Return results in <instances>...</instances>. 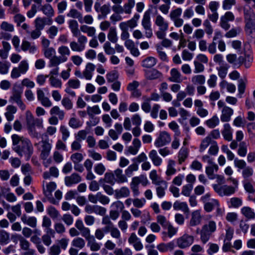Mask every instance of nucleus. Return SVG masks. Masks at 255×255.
Instances as JSON below:
<instances>
[{
  "label": "nucleus",
  "instance_id": "obj_1",
  "mask_svg": "<svg viewBox=\"0 0 255 255\" xmlns=\"http://www.w3.org/2000/svg\"><path fill=\"white\" fill-rule=\"evenodd\" d=\"M12 149L20 156L28 160L33 153V148L29 139L16 134L11 135Z\"/></svg>",
  "mask_w": 255,
  "mask_h": 255
},
{
  "label": "nucleus",
  "instance_id": "obj_2",
  "mask_svg": "<svg viewBox=\"0 0 255 255\" xmlns=\"http://www.w3.org/2000/svg\"><path fill=\"white\" fill-rule=\"evenodd\" d=\"M25 120L29 134L32 137H37L38 133L36 130L35 127L39 128H43V120L40 119H35L29 111H27L25 113Z\"/></svg>",
  "mask_w": 255,
  "mask_h": 255
},
{
  "label": "nucleus",
  "instance_id": "obj_3",
  "mask_svg": "<svg viewBox=\"0 0 255 255\" xmlns=\"http://www.w3.org/2000/svg\"><path fill=\"white\" fill-rule=\"evenodd\" d=\"M22 93L23 89L20 85H13L9 101L12 103H15L21 110L24 111L26 109V106L21 100Z\"/></svg>",
  "mask_w": 255,
  "mask_h": 255
},
{
  "label": "nucleus",
  "instance_id": "obj_4",
  "mask_svg": "<svg viewBox=\"0 0 255 255\" xmlns=\"http://www.w3.org/2000/svg\"><path fill=\"white\" fill-rule=\"evenodd\" d=\"M243 11L246 31L248 33L251 34L255 29V13L251 8H244Z\"/></svg>",
  "mask_w": 255,
  "mask_h": 255
},
{
  "label": "nucleus",
  "instance_id": "obj_5",
  "mask_svg": "<svg viewBox=\"0 0 255 255\" xmlns=\"http://www.w3.org/2000/svg\"><path fill=\"white\" fill-rule=\"evenodd\" d=\"M75 37L77 38V41H72L70 42V49L73 52H81L85 49L88 39L84 35Z\"/></svg>",
  "mask_w": 255,
  "mask_h": 255
},
{
  "label": "nucleus",
  "instance_id": "obj_6",
  "mask_svg": "<svg viewBox=\"0 0 255 255\" xmlns=\"http://www.w3.org/2000/svg\"><path fill=\"white\" fill-rule=\"evenodd\" d=\"M182 12L181 7H177L172 10L169 13V17L173 22L174 25L177 28L181 27L184 24V20L180 17Z\"/></svg>",
  "mask_w": 255,
  "mask_h": 255
},
{
  "label": "nucleus",
  "instance_id": "obj_7",
  "mask_svg": "<svg viewBox=\"0 0 255 255\" xmlns=\"http://www.w3.org/2000/svg\"><path fill=\"white\" fill-rule=\"evenodd\" d=\"M29 68V65L25 60L21 61L17 67H14L11 72V77L13 79H16L19 77L21 74H25Z\"/></svg>",
  "mask_w": 255,
  "mask_h": 255
},
{
  "label": "nucleus",
  "instance_id": "obj_8",
  "mask_svg": "<svg viewBox=\"0 0 255 255\" xmlns=\"http://www.w3.org/2000/svg\"><path fill=\"white\" fill-rule=\"evenodd\" d=\"M213 188L215 192L221 196H229L234 194L236 191V187L227 185L213 184Z\"/></svg>",
  "mask_w": 255,
  "mask_h": 255
},
{
  "label": "nucleus",
  "instance_id": "obj_9",
  "mask_svg": "<svg viewBox=\"0 0 255 255\" xmlns=\"http://www.w3.org/2000/svg\"><path fill=\"white\" fill-rule=\"evenodd\" d=\"M141 25L145 30V35L147 38H151L153 35L152 30L151 27L150 16L148 11L144 13Z\"/></svg>",
  "mask_w": 255,
  "mask_h": 255
},
{
  "label": "nucleus",
  "instance_id": "obj_10",
  "mask_svg": "<svg viewBox=\"0 0 255 255\" xmlns=\"http://www.w3.org/2000/svg\"><path fill=\"white\" fill-rule=\"evenodd\" d=\"M193 236L187 234L178 238L176 241L177 246L180 249H185L190 247L194 242Z\"/></svg>",
  "mask_w": 255,
  "mask_h": 255
},
{
  "label": "nucleus",
  "instance_id": "obj_11",
  "mask_svg": "<svg viewBox=\"0 0 255 255\" xmlns=\"http://www.w3.org/2000/svg\"><path fill=\"white\" fill-rule=\"evenodd\" d=\"M170 135L166 131L160 132L158 137L154 141L156 147H160L168 144L171 141Z\"/></svg>",
  "mask_w": 255,
  "mask_h": 255
},
{
  "label": "nucleus",
  "instance_id": "obj_12",
  "mask_svg": "<svg viewBox=\"0 0 255 255\" xmlns=\"http://www.w3.org/2000/svg\"><path fill=\"white\" fill-rule=\"evenodd\" d=\"M75 227L79 231L81 236L85 238L86 241L90 239L93 236H91V231L89 228L86 227L84 225L81 220H77L75 224Z\"/></svg>",
  "mask_w": 255,
  "mask_h": 255
},
{
  "label": "nucleus",
  "instance_id": "obj_13",
  "mask_svg": "<svg viewBox=\"0 0 255 255\" xmlns=\"http://www.w3.org/2000/svg\"><path fill=\"white\" fill-rule=\"evenodd\" d=\"M56 184L54 182H51L48 183L46 187H43V193L50 203L56 204V201L53 197L52 192L55 190Z\"/></svg>",
  "mask_w": 255,
  "mask_h": 255
},
{
  "label": "nucleus",
  "instance_id": "obj_14",
  "mask_svg": "<svg viewBox=\"0 0 255 255\" xmlns=\"http://www.w3.org/2000/svg\"><path fill=\"white\" fill-rule=\"evenodd\" d=\"M51 18H47L46 17H37L34 20V25L35 28L42 30L44 28L46 24L51 25L52 23Z\"/></svg>",
  "mask_w": 255,
  "mask_h": 255
},
{
  "label": "nucleus",
  "instance_id": "obj_15",
  "mask_svg": "<svg viewBox=\"0 0 255 255\" xmlns=\"http://www.w3.org/2000/svg\"><path fill=\"white\" fill-rule=\"evenodd\" d=\"M95 65L92 63H88L85 66L84 70L83 71V76L84 78L87 80H90L92 78L93 72L95 70Z\"/></svg>",
  "mask_w": 255,
  "mask_h": 255
},
{
  "label": "nucleus",
  "instance_id": "obj_16",
  "mask_svg": "<svg viewBox=\"0 0 255 255\" xmlns=\"http://www.w3.org/2000/svg\"><path fill=\"white\" fill-rule=\"evenodd\" d=\"M234 114V110L231 108L228 107L222 109L220 116L221 121L222 122H228L231 121V117Z\"/></svg>",
  "mask_w": 255,
  "mask_h": 255
},
{
  "label": "nucleus",
  "instance_id": "obj_17",
  "mask_svg": "<svg viewBox=\"0 0 255 255\" xmlns=\"http://www.w3.org/2000/svg\"><path fill=\"white\" fill-rule=\"evenodd\" d=\"M81 180V177L79 174L74 173L70 176H66L64 181L67 186H71L73 184L80 182Z\"/></svg>",
  "mask_w": 255,
  "mask_h": 255
},
{
  "label": "nucleus",
  "instance_id": "obj_18",
  "mask_svg": "<svg viewBox=\"0 0 255 255\" xmlns=\"http://www.w3.org/2000/svg\"><path fill=\"white\" fill-rule=\"evenodd\" d=\"M156 187V192L158 198H161L165 195V190L167 188V183L165 180L161 181L154 184Z\"/></svg>",
  "mask_w": 255,
  "mask_h": 255
},
{
  "label": "nucleus",
  "instance_id": "obj_19",
  "mask_svg": "<svg viewBox=\"0 0 255 255\" xmlns=\"http://www.w3.org/2000/svg\"><path fill=\"white\" fill-rule=\"evenodd\" d=\"M139 17V14L138 13H135L131 19L125 22H122L120 23V24L127 29L128 28H133L137 25V21Z\"/></svg>",
  "mask_w": 255,
  "mask_h": 255
},
{
  "label": "nucleus",
  "instance_id": "obj_20",
  "mask_svg": "<svg viewBox=\"0 0 255 255\" xmlns=\"http://www.w3.org/2000/svg\"><path fill=\"white\" fill-rule=\"evenodd\" d=\"M132 143V146L128 147L127 154L136 155L141 146V142L139 139L135 138L133 139Z\"/></svg>",
  "mask_w": 255,
  "mask_h": 255
},
{
  "label": "nucleus",
  "instance_id": "obj_21",
  "mask_svg": "<svg viewBox=\"0 0 255 255\" xmlns=\"http://www.w3.org/2000/svg\"><path fill=\"white\" fill-rule=\"evenodd\" d=\"M154 23L158 27L159 29H168V22L160 14H157L156 15L154 19Z\"/></svg>",
  "mask_w": 255,
  "mask_h": 255
},
{
  "label": "nucleus",
  "instance_id": "obj_22",
  "mask_svg": "<svg viewBox=\"0 0 255 255\" xmlns=\"http://www.w3.org/2000/svg\"><path fill=\"white\" fill-rule=\"evenodd\" d=\"M170 76L168 78V80L170 82L177 83L182 82V75L177 69H171L170 72Z\"/></svg>",
  "mask_w": 255,
  "mask_h": 255
},
{
  "label": "nucleus",
  "instance_id": "obj_23",
  "mask_svg": "<svg viewBox=\"0 0 255 255\" xmlns=\"http://www.w3.org/2000/svg\"><path fill=\"white\" fill-rule=\"evenodd\" d=\"M145 77L149 80H154L162 77V74L155 69H151L145 71Z\"/></svg>",
  "mask_w": 255,
  "mask_h": 255
},
{
  "label": "nucleus",
  "instance_id": "obj_24",
  "mask_svg": "<svg viewBox=\"0 0 255 255\" xmlns=\"http://www.w3.org/2000/svg\"><path fill=\"white\" fill-rule=\"evenodd\" d=\"M51 144L48 141H42L40 157L43 160H45L49 156L51 149Z\"/></svg>",
  "mask_w": 255,
  "mask_h": 255
},
{
  "label": "nucleus",
  "instance_id": "obj_25",
  "mask_svg": "<svg viewBox=\"0 0 255 255\" xmlns=\"http://www.w3.org/2000/svg\"><path fill=\"white\" fill-rule=\"evenodd\" d=\"M148 156L154 165L159 166L162 164V159L158 155L157 151L156 150H151L149 152Z\"/></svg>",
  "mask_w": 255,
  "mask_h": 255
},
{
  "label": "nucleus",
  "instance_id": "obj_26",
  "mask_svg": "<svg viewBox=\"0 0 255 255\" xmlns=\"http://www.w3.org/2000/svg\"><path fill=\"white\" fill-rule=\"evenodd\" d=\"M201 215L200 210L193 211L191 214V218L189 222L190 226H195L199 225L201 221Z\"/></svg>",
  "mask_w": 255,
  "mask_h": 255
},
{
  "label": "nucleus",
  "instance_id": "obj_27",
  "mask_svg": "<svg viewBox=\"0 0 255 255\" xmlns=\"http://www.w3.org/2000/svg\"><path fill=\"white\" fill-rule=\"evenodd\" d=\"M222 134L225 140L229 141L232 140L233 131L232 128L229 124L227 123L224 125Z\"/></svg>",
  "mask_w": 255,
  "mask_h": 255
},
{
  "label": "nucleus",
  "instance_id": "obj_28",
  "mask_svg": "<svg viewBox=\"0 0 255 255\" xmlns=\"http://www.w3.org/2000/svg\"><path fill=\"white\" fill-rule=\"evenodd\" d=\"M114 172L115 182L118 183H124L128 182V178L123 174V170L121 169L117 168Z\"/></svg>",
  "mask_w": 255,
  "mask_h": 255
},
{
  "label": "nucleus",
  "instance_id": "obj_29",
  "mask_svg": "<svg viewBox=\"0 0 255 255\" xmlns=\"http://www.w3.org/2000/svg\"><path fill=\"white\" fill-rule=\"evenodd\" d=\"M68 24L73 36H78L82 35L80 30L79 29L78 23L76 20H70L68 21Z\"/></svg>",
  "mask_w": 255,
  "mask_h": 255
},
{
  "label": "nucleus",
  "instance_id": "obj_30",
  "mask_svg": "<svg viewBox=\"0 0 255 255\" xmlns=\"http://www.w3.org/2000/svg\"><path fill=\"white\" fill-rule=\"evenodd\" d=\"M40 10L47 17V18H51L54 15V10L53 7L48 3L41 5L40 8Z\"/></svg>",
  "mask_w": 255,
  "mask_h": 255
},
{
  "label": "nucleus",
  "instance_id": "obj_31",
  "mask_svg": "<svg viewBox=\"0 0 255 255\" xmlns=\"http://www.w3.org/2000/svg\"><path fill=\"white\" fill-rule=\"evenodd\" d=\"M21 48L22 51H26L28 50L29 52L31 54L35 53L37 51L36 46L34 44H32L26 40L22 41Z\"/></svg>",
  "mask_w": 255,
  "mask_h": 255
},
{
  "label": "nucleus",
  "instance_id": "obj_32",
  "mask_svg": "<svg viewBox=\"0 0 255 255\" xmlns=\"http://www.w3.org/2000/svg\"><path fill=\"white\" fill-rule=\"evenodd\" d=\"M16 108L12 105H8L6 107V112L4 113V116L6 120L8 122H10L14 119V115L16 113Z\"/></svg>",
  "mask_w": 255,
  "mask_h": 255
},
{
  "label": "nucleus",
  "instance_id": "obj_33",
  "mask_svg": "<svg viewBox=\"0 0 255 255\" xmlns=\"http://www.w3.org/2000/svg\"><path fill=\"white\" fill-rule=\"evenodd\" d=\"M115 197L117 199H119L121 198H126L129 196L130 195V190L127 187H122L119 189H117L115 191Z\"/></svg>",
  "mask_w": 255,
  "mask_h": 255
},
{
  "label": "nucleus",
  "instance_id": "obj_34",
  "mask_svg": "<svg viewBox=\"0 0 255 255\" xmlns=\"http://www.w3.org/2000/svg\"><path fill=\"white\" fill-rule=\"evenodd\" d=\"M107 37L110 41L113 43H116L118 40L117 31L116 27L112 26L110 28Z\"/></svg>",
  "mask_w": 255,
  "mask_h": 255
},
{
  "label": "nucleus",
  "instance_id": "obj_35",
  "mask_svg": "<svg viewBox=\"0 0 255 255\" xmlns=\"http://www.w3.org/2000/svg\"><path fill=\"white\" fill-rule=\"evenodd\" d=\"M12 238H15L19 241V246L22 250L25 251L30 248V243L20 235H15Z\"/></svg>",
  "mask_w": 255,
  "mask_h": 255
},
{
  "label": "nucleus",
  "instance_id": "obj_36",
  "mask_svg": "<svg viewBox=\"0 0 255 255\" xmlns=\"http://www.w3.org/2000/svg\"><path fill=\"white\" fill-rule=\"evenodd\" d=\"M58 52L60 54L59 56L66 62L68 57L70 55L69 48L65 45L60 46L58 48Z\"/></svg>",
  "mask_w": 255,
  "mask_h": 255
},
{
  "label": "nucleus",
  "instance_id": "obj_37",
  "mask_svg": "<svg viewBox=\"0 0 255 255\" xmlns=\"http://www.w3.org/2000/svg\"><path fill=\"white\" fill-rule=\"evenodd\" d=\"M213 141L214 140L212 139L210 136L205 137L201 142L199 146V151L200 152L204 151L210 145L212 144Z\"/></svg>",
  "mask_w": 255,
  "mask_h": 255
},
{
  "label": "nucleus",
  "instance_id": "obj_38",
  "mask_svg": "<svg viewBox=\"0 0 255 255\" xmlns=\"http://www.w3.org/2000/svg\"><path fill=\"white\" fill-rule=\"evenodd\" d=\"M219 169V167L217 164L214 163L213 164H211L210 165L206 167L205 172L209 178L210 179H214V171L217 172Z\"/></svg>",
  "mask_w": 255,
  "mask_h": 255
},
{
  "label": "nucleus",
  "instance_id": "obj_39",
  "mask_svg": "<svg viewBox=\"0 0 255 255\" xmlns=\"http://www.w3.org/2000/svg\"><path fill=\"white\" fill-rule=\"evenodd\" d=\"M87 246L92 252H97L101 249V244L98 243L94 237L87 241Z\"/></svg>",
  "mask_w": 255,
  "mask_h": 255
},
{
  "label": "nucleus",
  "instance_id": "obj_40",
  "mask_svg": "<svg viewBox=\"0 0 255 255\" xmlns=\"http://www.w3.org/2000/svg\"><path fill=\"white\" fill-rule=\"evenodd\" d=\"M173 208L175 210H182L184 213H188L189 209L186 202L175 201L173 204Z\"/></svg>",
  "mask_w": 255,
  "mask_h": 255
},
{
  "label": "nucleus",
  "instance_id": "obj_41",
  "mask_svg": "<svg viewBox=\"0 0 255 255\" xmlns=\"http://www.w3.org/2000/svg\"><path fill=\"white\" fill-rule=\"evenodd\" d=\"M206 78L203 75H195L191 77V82L195 85H202L205 83Z\"/></svg>",
  "mask_w": 255,
  "mask_h": 255
},
{
  "label": "nucleus",
  "instance_id": "obj_42",
  "mask_svg": "<svg viewBox=\"0 0 255 255\" xmlns=\"http://www.w3.org/2000/svg\"><path fill=\"white\" fill-rule=\"evenodd\" d=\"M67 16L70 18L78 19L80 23H82V14L76 9H71L67 13Z\"/></svg>",
  "mask_w": 255,
  "mask_h": 255
},
{
  "label": "nucleus",
  "instance_id": "obj_43",
  "mask_svg": "<svg viewBox=\"0 0 255 255\" xmlns=\"http://www.w3.org/2000/svg\"><path fill=\"white\" fill-rule=\"evenodd\" d=\"M241 213L248 219H255V213L254 210L249 207H244L241 209Z\"/></svg>",
  "mask_w": 255,
  "mask_h": 255
},
{
  "label": "nucleus",
  "instance_id": "obj_44",
  "mask_svg": "<svg viewBox=\"0 0 255 255\" xmlns=\"http://www.w3.org/2000/svg\"><path fill=\"white\" fill-rule=\"evenodd\" d=\"M66 61L64 60L60 56H53L51 58H50V61L49 63V67H58V65L62 63L65 62Z\"/></svg>",
  "mask_w": 255,
  "mask_h": 255
},
{
  "label": "nucleus",
  "instance_id": "obj_45",
  "mask_svg": "<svg viewBox=\"0 0 255 255\" xmlns=\"http://www.w3.org/2000/svg\"><path fill=\"white\" fill-rule=\"evenodd\" d=\"M80 30L84 33H86L88 36H94L96 33V29L92 26H89L87 25L80 26Z\"/></svg>",
  "mask_w": 255,
  "mask_h": 255
},
{
  "label": "nucleus",
  "instance_id": "obj_46",
  "mask_svg": "<svg viewBox=\"0 0 255 255\" xmlns=\"http://www.w3.org/2000/svg\"><path fill=\"white\" fill-rule=\"evenodd\" d=\"M71 245L73 247L75 248L82 249L85 247L86 242L83 238L81 237H77L72 240Z\"/></svg>",
  "mask_w": 255,
  "mask_h": 255
},
{
  "label": "nucleus",
  "instance_id": "obj_47",
  "mask_svg": "<svg viewBox=\"0 0 255 255\" xmlns=\"http://www.w3.org/2000/svg\"><path fill=\"white\" fill-rule=\"evenodd\" d=\"M175 165V162L172 159H169L168 160V164L167 166V169L166 171V175L167 176H170L171 175H174L176 172V170L174 168V166Z\"/></svg>",
  "mask_w": 255,
  "mask_h": 255
},
{
  "label": "nucleus",
  "instance_id": "obj_48",
  "mask_svg": "<svg viewBox=\"0 0 255 255\" xmlns=\"http://www.w3.org/2000/svg\"><path fill=\"white\" fill-rule=\"evenodd\" d=\"M50 113L51 115H57L60 120H63L65 117L64 112L63 110H61L58 106H56L51 109Z\"/></svg>",
  "mask_w": 255,
  "mask_h": 255
},
{
  "label": "nucleus",
  "instance_id": "obj_49",
  "mask_svg": "<svg viewBox=\"0 0 255 255\" xmlns=\"http://www.w3.org/2000/svg\"><path fill=\"white\" fill-rule=\"evenodd\" d=\"M134 5V0H128V2L125 3L123 6V13L130 14L131 13L132 9Z\"/></svg>",
  "mask_w": 255,
  "mask_h": 255
},
{
  "label": "nucleus",
  "instance_id": "obj_50",
  "mask_svg": "<svg viewBox=\"0 0 255 255\" xmlns=\"http://www.w3.org/2000/svg\"><path fill=\"white\" fill-rule=\"evenodd\" d=\"M219 203L218 200L212 199L209 202L204 204V209L207 212H210L216 207H219Z\"/></svg>",
  "mask_w": 255,
  "mask_h": 255
},
{
  "label": "nucleus",
  "instance_id": "obj_51",
  "mask_svg": "<svg viewBox=\"0 0 255 255\" xmlns=\"http://www.w3.org/2000/svg\"><path fill=\"white\" fill-rule=\"evenodd\" d=\"M156 64V59L153 57H148L144 59L142 62V65L144 67L151 68Z\"/></svg>",
  "mask_w": 255,
  "mask_h": 255
},
{
  "label": "nucleus",
  "instance_id": "obj_52",
  "mask_svg": "<svg viewBox=\"0 0 255 255\" xmlns=\"http://www.w3.org/2000/svg\"><path fill=\"white\" fill-rule=\"evenodd\" d=\"M188 154V149L186 147H182L178 154V161L179 164H182L185 159L187 157Z\"/></svg>",
  "mask_w": 255,
  "mask_h": 255
},
{
  "label": "nucleus",
  "instance_id": "obj_53",
  "mask_svg": "<svg viewBox=\"0 0 255 255\" xmlns=\"http://www.w3.org/2000/svg\"><path fill=\"white\" fill-rule=\"evenodd\" d=\"M9 241V234L4 230H0V244L6 245Z\"/></svg>",
  "mask_w": 255,
  "mask_h": 255
},
{
  "label": "nucleus",
  "instance_id": "obj_54",
  "mask_svg": "<svg viewBox=\"0 0 255 255\" xmlns=\"http://www.w3.org/2000/svg\"><path fill=\"white\" fill-rule=\"evenodd\" d=\"M106 228L110 232V235L112 238L117 240H119L121 239V232L117 228L113 226H112L110 227L109 229H108V228Z\"/></svg>",
  "mask_w": 255,
  "mask_h": 255
},
{
  "label": "nucleus",
  "instance_id": "obj_55",
  "mask_svg": "<svg viewBox=\"0 0 255 255\" xmlns=\"http://www.w3.org/2000/svg\"><path fill=\"white\" fill-rule=\"evenodd\" d=\"M219 119L216 115L206 121V124L210 128H214L219 124Z\"/></svg>",
  "mask_w": 255,
  "mask_h": 255
},
{
  "label": "nucleus",
  "instance_id": "obj_56",
  "mask_svg": "<svg viewBox=\"0 0 255 255\" xmlns=\"http://www.w3.org/2000/svg\"><path fill=\"white\" fill-rule=\"evenodd\" d=\"M69 127L73 128H78L82 126V123L78 119L74 117L71 118L68 122Z\"/></svg>",
  "mask_w": 255,
  "mask_h": 255
},
{
  "label": "nucleus",
  "instance_id": "obj_57",
  "mask_svg": "<svg viewBox=\"0 0 255 255\" xmlns=\"http://www.w3.org/2000/svg\"><path fill=\"white\" fill-rule=\"evenodd\" d=\"M50 84L52 87L57 88L62 87L61 80L53 76H50L49 78Z\"/></svg>",
  "mask_w": 255,
  "mask_h": 255
},
{
  "label": "nucleus",
  "instance_id": "obj_58",
  "mask_svg": "<svg viewBox=\"0 0 255 255\" xmlns=\"http://www.w3.org/2000/svg\"><path fill=\"white\" fill-rule=\"evenodd\" d=\"M59 130L62 134L63 141H66L70 136V132L67 127L64 125H61Z\"/></svg>",
  "mask_w": 255,
  "mask_h": 255
},
{
  "label": "nucleus",
  "instance_id": "obj_59",
  "mask_svg": "<svg viewBox=\"0 0 255 255\" xmlns=\"http://www.w3.org/2000/svg\"><path fill=\"white\" fill-rule=\"evenodd\" d=\"M236 4V0H223L222 8L224 10H230Z\"/></svg>",
  "mask_w": 255,
  "mask_h": 255
},
{
  "label": "nucleus",
  "instance_id": "obj_60",
  "mask_svg": "<svg viewBox=\"0 0 255 255\" xmlns=\"http://www.w3.org/2000/svg\"><path fill=\"white\" fill-rule=\"evenodd\" d=\"M83 154L79 152H75L72 154L70 156V159L73 162L74 164L80 163L83 160Z\"/></svg>",
  "mask_w": 255,
  "mask_h": 255
},
{
  "label": "nucleus",
  "instance_id": "obj_61",
  "mask_svg": "<svg viewBox=\"0 0 255 255\" xmlns=\"http://www.w3.org/2000/svg\"><path fill=\"white\" fill-rule=\"evenodd\" d=\"M147 182V180L146 178L143 175H140V176L133 177L130 183L138 186L140 183H142L143 184L146 185Z\"/></svg>",
  "mask_w": 255,
  "mask_h": 255
},
{
  "label": "nucleus",
  "instance_id": "obj_62",
  "mask_svg": "<svg viewBox=\"0 0 255 255\" xmlns=\"http://www.w3.org/2000/svg\"><path fill=\"white\" fill-rule=\"evenodd\" d=\"M118 78V74L116 71H112L106 74V79L109 83L114 82L117 81Z\"/></svg>",
  "mask_w": 255,
  "mask_h": 255
},
{
  "label": "nucleus",
  "instance_id": "obj_63",
  "mask_svg": "<svg viewBox=\"0 0 255 255\" xmlns=\"http://www.w3.org/2000/svg\"><path fill=\"white\" fill-rule=\"evenodd\" d=\"M87 112L89 116H94V115L100 114L101 113V110L97 105L92 107L88 106L87 108Z\"/></svg>",
  "mask_w": 255,
  "mask_h": 255
},
{
  "label": "nucleus",
  "instance_id": "obj_64",
  "mask_svg": "<svg viewBox=\"0 0 255 255\" xmlns=\"http://www.w3.org/2000/svg\"><path fill=\"white\" fill-rule=\"evenodd\" d=\"M248 131L249 133H252L251 137L253 142L255 143V124L254 123H250L247 124Z\"/></svg>",
  "mask_w": 255,
  "mask_h": 255
}]
</instances>
